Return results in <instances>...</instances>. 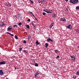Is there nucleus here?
Instances as JSON below:
<instances>
[{
  "instance_id": "nucleus-17",
  "label": "nucleus",
  "mask_w": 79,
  "mask_h": 79,
  "mask_svg": "<svg viewBox=\"0 0 79 79\" xmlns=\"http://www.w3.org/2000/svg\"><path fill=\"white\" fill-rule=\"evenodd\" d=\"M45 47L46 48H47L48 47V43H46L45 44Z\"/></svg>"
},
{
  "instance_id": "nucleus-13",
  "label": "nucleus",
  "mask_w": 79,
  "mask_h": 79,
  "mask_svg": "<svg viewBox=\"0 0 79 79\" xmlns=\"http://www.w3.org/2000/svg\"><path fill=\"white\" fill-rule=\"evenodd\" d=\"M44 11H45V12H46V13H47V11H50L48 10L47 9H44L43 10Z\"/></svg>"
},
{
  "instance_id": "nucleus-29",
  "label": "nucleus",
  "mask_w": 79,
  "mask_h": 79,
  "mask_svg": "<svg viewBox=\"0 0 79 79\" xmlns=\"http://www.w3.org/2000/svg\"><path fill=\"white\" fill-rule=\"evenodd\" d=\"M22 25V23H19L18 24L19 26H21V25Z\"/></svg>"
},
{
  "instance_id": "nucleus-12",
  "label": "nucleus",
  "mask_w": 79,
  "mask_h": 79,
  "mask_svg": "<svg viewBox=\"0 0 79 79\" xmlns=\"http://www.w3.org/2000/svg\"><path fill=\"white\" fill-rule=\"evenodd\" d=\"M39 74L40 73L37 72H36L35 73V77H37V76H38V75H39Z\"/></svg>"
},
{
  "instance_id": "nucleus-38",
  "label": "nucleus",
  "mask_w": 79,
  "mask_h": 79,
  "mask_svg": "<svg viewBox=\"0 0 79 79\" xmlns=\"http://www.w3.org/2000/svg\"><path fill=\"white\" fill-rule=\"evenodd\" d=\"M7 34H9V35H10V34H11V33H9V32H7Z\"/></svg>"
},
{
  "instance_id": "nucleus-19",
  "label": "nucleus",
  "mask_w": 79,
  "mask_h": 79,
  "mask_svg": "<svg viewBox=\"0 0 79 79\" xmlns=\"http://www.w3.org/2000/svg\"><path fill=\"white\" fill-rule=\"evenodd\" d=\"M26 26L27 28V29H29V27H30V26H29V25H26Z\"/></svg>"
},
{
  "instance_id": "nucleus-6",
  "label": "nucleus",
  "mask_w": 79,
  "mask_h": 79,
  "mask_svg": "<svg viewBox=\"0 0 79 79\" xmlns=\"http://www.w3.org/2000/svg\"><path fill=\"white\" fill-rule=\"evenodd\" d=\"M12 29V27L9 26L8 28H7V31H11V30Z\"/></svg>"
},
{
  "instance_id": "nucleus-40",
  "label": "nucleus",
  "mask_w": 79,
  "mask_h": 79,
  "mask_svg": "<svg viewBox=\"0 0 79 79\" xmlns=\"http://www.w3.org/2000/svg\"><path fill=\"white\" fill-rule=\"evenodd\" d=\"M23 52H25V53H27V51H25V50H23Z\"/></svg>"
},
{
  "instance_id": "nucleus-14",
  "label": "nucleus",
  "mask_w": 79,
  "mask_h": 79,
  "mask_svg": "<svg viewBox=\"0 0 79 79\" xmlns=\"http://www.w3.org/2000/svg\"><path fill=\"white\" fill-rule=\"evenodd\" d=\"M52 16L54 18H56V14H53V13L52 14Z\"/></svg>"
},
{
  "instance_id": "nucleus-44",
  "label": "nucleus",
  "mask_w": 79,
  "mask_h": 79,
  "mask_svg": "<svg viewBox=\"0 0 79 79\" xmlns=\"http://www.w3.org/2000/svg\"><path fill=\"white\" fill-rule=\"evenodd\" d=\"M34 17L35 18V19L36 20H37V18H36L35 17Z\"/></svg>"
},
{
  "instance_id": "nucleus-39",
  "label": "nucleus",
  "mask_w": 79,
  "mask_h": 79,
  "mask_svg": "<svg viewBox=\"0 0 79 79\" xmlns=\"http://www.w3.org/2000/svg\"><path fill=\"white\" fill-rule=\"evenodd\" d=\"M60 58V56H57V57H56V58Z\"/></svg>"
},
{
  "instance_id": "nucleus-3",
  "label": "nucleus",
  "mask_w": 79,
  "mask_h": 79,
  "mask_svg": "<svg viewBox=\"0 0 79 79\" xmlns=\"http://www.w3.org/2000/svg\"><path fill=\"white\" fill-rule=\"evenodd\" d=\"M67 27L68 28V29H72V25H71V24H69L67 26Z\"/></svg>"
},
{
  "instance_id": "nucleus-31",
  "label": "nucleus",
  "mask_w": 79,
  "mask_h": 79,
  "mask_svg": "<svg viewBox=\"0 0 79 79\" xmlns=\"http://www.w3.org/2000/svg\"><path fill=\"white\" fill-rule=\"evenodd\" d=\"M29 1H30L32 3H34V2H33V1H31V0H29Z\"/></svg>"
},
{
  "instance_id": "nucleus-9",
  "label": "nucleus",
  "mask_w": 79,
  "mask_h": 79,
  "mask_svg": "<svg viewBox=\"0 0 79 79\" xmlns=\"http://www.w3.org/2000/svg\"><path fill=\"white\" fill-rule=\"evenodd\" d=\"M6 64V62L4 61H2L0 62V65H1V64Z\"/></svg>"
},
{
  "instance_id": "nucleus-28",
  "label": "nucleus",
  "mask_w": 79,
  "mask_h": 79,
  "mask_svg": "<svg viewBox=\"0 0 79 79\" xmlns=\"http://www.w3.org/2000/svg\"><path fill=\"white\" fill-rule=\"evenodd\" d=\"M47 13H52V12H51V11H48L47 12Z\"/></svg>"
},
{
  "instance_id": "nucleus-49",
  "label": "nucleus",
  "mask_w": 79,
  "mask_h": 79,
  "mask_svg": "<svg viewBox=\"0 0 79 79\" xmlns=\"http://www.w3.org/2000/svg\"><path fill=\"white\" fill-rule=\"evenodd\" d=\"M17 69H19V68H17Z\"/></svg>"
},
{
  "instance_id": "nucleus-26",
  "label": "nucleus",
  "mask_w": 79,
  "mask_h": 79,
  "mask_svg": "<svg viewBox=\"0 0 79 79\" xmlns=\"http://www.w3.org/2000/svg\"><path fill=\"white\" fill-rule=\"evenodd\" d=\"M19 52H21L22 50H23V48H19Z\"/></svg>"
},
{
  "instance_id": "nucleus-47",
  "label": "nucleus",
  "mask_w": 79,
  "mask_h": 79,
  "mask_svg": "<svg viewBox=\"0 0 79 79\" xmlns=\"http://www.w3.org/2000/svg\"><path fill=\"white\" fill-rule=\"evenodd\" d=\"M15 69H16V67H15Z\"/></svg>"
},
{
  "instance_id": "nucleus-7",
  "label": "nucleus",
  "mask_w": 79,
  "mask_h": 79,
  "mask_svg": "<svg viewBox=\"0 0 79 79\" xmlns=\"http://www.w3.org/2000/svg\"><path fill=\"white\" fill-rule=\"evenodd\" d=\"M3 26H5V24H4L3 22H1L0 23V27H2Z\"/></svg>"
},
{
  "instance_id": "nucleus-4",
  "label": "nucleus",
  "mask_w": 79,
  "mask_h": 79,
  "mask_svg": "<svg viewBox=\"0 0 79 79\" xmlns=\"http://www.w3.org/2000/svg\"><path fill=\"white\" fill-rule=\"evenodd\" d=\"M16 18L18 19H21V16L19 15L18 14L17 16H16Z\"/></svg>"
},
{
  "instance_id": "nucleus-16",
  "label": "nucleus",
  "mask_w": 79,
  "mask_h": 79,
  "mask_svg": "<svg viewBox=\"0 0 79 79\" xmlns=\"http://www.w3.org/2000/svg\"><path fill=\"white\" fill-rule=\"evenodd\" d=\"M31 35H28V40H29V39H31Z\"/></svg>"
},
{
  "instance_id": "nucleus-46",
  "label": "nucleus",
  "mask_w": 79,
  "mask_h": 79,
  "mask_svg": "<svg viewBox=\"0 0 79 79\" xmlns=\"http://www.w3.org/2000/svg\"><path fill=\"white\" fill-rule=\"evenodd\" d=\"M41 56V55H40H40H39V56Z\"/></svg>"
},
{
  "instance_id": "nucleus-27",
  "label": "nucleus",
  "mask_w": 79,
  "mask_h": 79,
  "mask_svg": "<svg viewBox=\"0 0 79 79\" xmlns=\"http://www.w3.org/2000/svg\"><path fill=\"white\" fill-rule=\"evenodd\" d=\"M13 26L14 27H18V26L16 25H14Z\"/></svg>"
},
{
  "instance_id": "nucleus-37",
  "label": "nucleus",
  "mask_w": 79,
  "mask_h": 79,
  "mask_svg": "<svg viewBox=\"0 0 79 79\" xmlns=\"http://www.w3.org/2000/svg\"><path fill=\"white\" fill-rule=\"evenodd\" d=\"M28 21H29V22H30L31 21V19H27Z\"/></svg>"
},
{
  "instance_id": "nucleus-11",
  "label": "nucleus",
  "mask_w": 79,
  "mask_h": 79,
  "mask_svg": "<svg viewBox=\"0 0 79 79\" xmlns=\"http://www.w3.org/2000/svg\"><path fill=\"white\" fill-rule=\"evenodd\" d=\"M47 42H49V41H51V42H53V40L51 39L50 38H48L47 40Z\"/></svg>"
},
{
  "instance_id": "nucleus-18",
  "label": "nucleus",
  "mask_w": 79,
  "mask_h": 79,
  "mask_svg": "<svg viewBox=\"0 0 79 79\" xmlns=\"http://www.w3.org/2000/svg\"><path fill=\"white\" fill-rule=\"evenodd\" d=\"M36 45H39L40 44V43H39V42L38 41V40H37L36 42Z\"/></svg>"
},
{
  "instance_id": "nucleus-42",
  "label": "nucleus",
  "mask_w": 79,
  "mask_h": 79,
  "mask_svg": "<svg viewBox=\"0 0 79 79\" xmlns=\"http://www.w3.org/2000/svg\"><path fill=\"white\" fill-rule=\"evenodd\" d=\"M31 24H32V25H33V26H34V23H32Z\"/></svg>"
},
{
  "instance_id": "nucleus-8",
  "label": "nucleus",
  "mask_w": 79,
  "mask_h": 79,
  "mask_svg": "<svg viewBox=\"0 0 79 79\" xmlns=\"http://www.w3.org/2000/svg\"><path fill=\"white\" fill-rule=\"evenodd\" d=\"M44 2H45L44 0H38V2L39 3H42Z\"/></svg>"
},
{
  "instance_id": "nucleus-5",
  "label": "nucleus",
  "mask_w": 79,
  "mask_h": 79,
  "mask_svg": "<svg viewBox=\"0 0 79 79\" xmlns=\"http://www.w3.org/2000/svg\"><path fill=\"white\" fill-rule=\"evenodd\" d=\"M60 21H66V19L65 18H61L60 19Z\"/></svg>"
},
{
  "instance_id": "nucleus-2",
  "label": "nucleus",
  "mask_w": 79,
  "mask_h": 79,
  "mask_svg": "<svg viewBox=\"0 0 79 79\" xmlns=\"http://www.w3.org/2000/svg\"><path fill=\"white\" fill-rule=\"evenodd\" d=\"M5 4L7 6H8V7H10V6H11V4H10V3L8 2H6Z\"/></svg>"
},
{
  "instance_id": "nucleus-32",
  "label": "nucleus",
  "mask_w": 79,
  "mask_h": 79,
  "mask_svg": "<svg viewBox=\"0 0 79 79\" xmlns=\"http://www.w3.org/2000/svg\"><path fill=\"white\" fill-rule=\"evenodd\" d=\"M75 60H76V58H75L74 57L73 58V59H72V60L73 61H75Z\"/></svg>"
},
{
  "instance_id": "nucleus-33",
  "label": "nucleus",
  "mask_w": 79,
  "mask_h": 79,
  "mask_svg": "<svg viewBox=\"0 0 79 79\" xmlns=\"http://www.w3.org/2000/svg\"><path fill=\"white\" fill-rule=\"evenodd\" d=\"M35 66H38V64H35Z\"/></svg>"
},
{
  "instance_id": "nucleus-10",
  "label": "nucleus",
  "mask_w": 79,
  "mask_h": 79,
  "mask_svg": "<svg viewBox=\"0 0 79 79\" xmlns=\"http://www.w3.org/2000/svg\"><path fill=\"white\" fill-rule=\"evenodd\" d=\"M3 74H4V73L2 70H0V75L2 76V75H3Z\"/></svg>"
},
{
  "instance_id": "nucleus-36",
  "label": "nucleus",
  "mask_w": 79,
  "mask_h": 79,
  "mask_svg": "<svg viewBox=\"0 0 79 79\" xmlns=\"http://www.w3.org/2000/svg\"><path fill=\"white\" fill-rule=\"evenodd\" d=\"M10 35H11V36H12L13 37V36H14V35H13V34H10Z\"/></svg>"
},
{
  "instance_id": "nucleus-41",
  "label": "nucleus",
  "mask_w": 79,
  "mask_h": 79,
  "mask_svg": "<svg viewBox=\"0 0 79 79\" xmlns=\"http://www.w3.org/2000/svg\"><path fill=\"white\" fill-rule=\"evenodd\" d=\"M65 2H68V0H64Z\"/></svg>"
},
{
  "instance_id": "nucleus-21",
  "label": "nucleus",
  "mask_w": 79,
  "mask_h": 79,
  "mask_svg": "<svg viewBox=\"0 0 79 79\" xmlns=\"http://www.w3.org/2000/svg\"><path fill=\"white\" fill-rule=\"evenodd\" d=\"M31 11H30L29 13H30V14H31V15H32L34 17H35V16H34V14H33V13H32V12H30Z\"/></svg>"
},
{
  "instance_id": "nucleus-15",
  "label": "nucleus",
  "mask_w": 79,
  "mask_h": 79,
  "mask_svg": "<svg viewBox=\"0 0 79 79\" xmlns=\"http://www.w3.org/2000/svg\"><path fill=\"white\" fill-rule=\"evenodd\" d=\"M52 26H53V23H52V24L49 27L50 29H51L52 27Z\"/></svg>"
},
{
  "instance_id": "nucleus-35",
  "label": "nucleus",
  "mask_w": 79,
  "mask_h": 79,
  "mask_svg": "<svg viewBox=\"0 0 79 79\" xmlns=\"http://www.w3.org/2000/svg\"><path fill=\"white\" fill-rule=\"evenodd\" d=\"M33 27H34L33 28H34V29H35L36 28V27L35 26H34V25Z\"/></svg>"
},
{
  "instance_id": "nucleus-24",
  "label": "nucleus",
  "mask_w": 79,
  "mask_h": 79,
  "mask_svg": "<svg viewBox=\"0 0 79 79\" xmlns=\"http://www.w3.org/2000/svg\"><path fill=\"white\" fill-rule=\"evenodd\" d=\"M54 52L56 53H58V51L56 50H54Z\"/></svg>"
},
{
  "instance_id": "nucleus-23",
  "label": "nucleus",
  "mask_w": 79,
  "mask_h": 79,
  "mask_svg": "<svg viewBox=\"0 0 79 79\" xmlns=\"http://www.w3.org/2000/svg\"><path fill=\"white\" fill-rule=\"evenodd\" d=\"M72 78H73V79H76V76H73Z\"/></svg>"
},
{
  "instance_id": "nucleus-20",
  "label": "nucleus",
  "mask_w": 79,
  "mask_h": 79,
  "mask_svg": "<svg viewBox=\"0 0 79 79\" xmlns=\"http://www.w3.org/2000/svg\"><path fill=\"white\" fill-rule=\"evenodd\" d=\"M76 9L77 10H79V6H77L76 7Z\"/></svg>"
},
{
  "instance_id": "nucleus-48",
  "label": "nucleus",
  "mask_w": 79,
  "mask_h": 79,
  "mask_svg": "<svg viewBox=\"0 0 79 79\" xmlns=\"http://www.w3.org/2000/svg\"><path fill=\"white\" fill-rule=\"evenodd\" d=\"M6 79H8V78H6Z\"/></svg>"
},
{
  "instance_id": "nucleus-34",
  "label": "nucleus",
  "mask_w": 79,
  "mask_h": 79,
  "mask_svg": "<svg viewBox=\"0 0 79 79\" xmlns=\"http://www.w3.org/2000/svg\"><path fill=\"white\" fill-rule=\"evenodd\" d=\"M46 14V13H45V12H43V15H45Z\"/></svg>"
},
{
  "instance_id": "nucleus-45",
  "label": "nucleus",
  "mask_w": 79,
  "mask_h": 79,
  "mask_svg": "<svg viewBox=\"0 0 79 79\" xmlns=\"http://www.w3.org/2000/svg\"><path fill=\"white\" fill-rule=\"evenodd\" d=\"M77 31V32H78V33H79V30H78V31Z\"/></svg>"
},
{
  "instance_id": "nucleus-25",
  "label": "nucleus",
  "mask_w": 79,
  "mask_h": 79,
  "mask_svg": "<svg viewBox=\"0 0 79 79\" xmlns=\"http://www.w3.org/2000/svg\"><path fill=\"white\" fill-rule=\"evenodd\" d=\"M70 56L71 57V58H74V56H72L71 55H70Z\"/></svg>"
},
{
  "instance_id": "nucleus-22",
  "label": "nucleus",
  "mask_w": 79,
  "mask_h": 79,
  "mask_svg": "<svg viewBox=\"0 0 79 79\" xmlns=\"http://www.w3.org/2000/svg\"><path fill=\"white\" fill-rule=\"evenodd\" d=\"M15 38L16 39H18V37L16 35H15Z\"/></svg>"
},
{
  "instance_id": "nucleus-30",
  "label": "nucleus",
  "mask_w": 79,
  "mask_h": 79,
  "mask_svg": "<svg viewBox=\"0 0 79 79\" xmlns=\"http://www.w3.org/2000/svg\"><path fill=\"white\" fill-rule=\"evenodd\" d=\"M23 44H26V40H23Z\"/></svg>"
},
{
  "instance_id": "nucleus-43",
  "label": "nucleus",
  "mask_w": 79,
  "mask_h": 79,
  "mask_svg": "<svg viewBox=\"0 0 79 79\" xmlns=\"http://www.w3.org/2000/svg\"><path fill=\"white\" fill-rule=\"evenodd\" d=\"M51 11H52L51 12H52H52H53V11H54L53 10H51Z\"/></svg>"
},
{
  "instance_id": "nucleus-1",
  "label": "nucleus",
  "mask_w": 79,
  "mask_h": 79,
  "mask_svg": "<svg viewBox=\"0 0 79 79\" xmlns=\"http://www.w3.org/2000/svg\"><path fill=\"white\" fill-rule=\"evenodd\" d=\"M69 2L71 3H73L74 5L77 3L78 2H79V0H70Z\"/></svg>"
}]
</instances>
